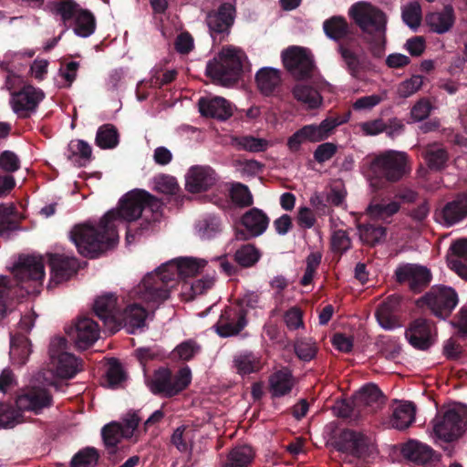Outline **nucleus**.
<instances>
[{"instance_id":"1","label":"nucleus","mask_w":467,"mask_h":467,"mask_svg":"<svg viewBox=\"0 0 467 467\" xmlns=\"http://www.w3.org/2000/svg\"><path fill=\"white\" fill-rule=\"evenodd\" d=\"M144 196H148V192L144 190L128 192L119 201V208L109 211L103 216L98 228L88 223L75 226L70 232V239L78 253L84 256L95 257L115 244L119 240V225L141 216Z\"/></svg>"},{"instance_id":"2","label":"nucleus","mask_w":467,"mask_h":467,"mask_svg":"<svg viewBox=\"0 0 467 467\" xmlns=\"http://www.w3.org/2000/svg\"><path fill=\"white\" fill-rule=\"evenodd\" d=\"M81 369L80 361L67 351V340L54 338L49 347V363L46 372H40L36 381L46 386H55L56 379H71Z\"/></svg>"},{"instance_id":"3","label":"nucleus","mask_w":467,"mask_h":467,"mask_svg":"<svg viewBox=\"0 0 467 467\" xmlns=\"http://www.w3.org/2000/svg\"><path fill=\"white\" fill-rule=\"evenodd\" d=\"M430 437L435 443L458 441L467 428V406L456 403L441 409L431 422Z\"/></svg>"},{"instance_id":"4","label":"nucleus","mask_w":467,"mask_h":467,"mask_svg":"<svg viewBox=\"0 0 467 467\" xmlns=\"http://www.w3.org/2000/svg\"><path fill=\"white\" fill-rule=\"evenodd\" d=\"M172 275L164 272L161 265L142 278L133 288L131 296L144 303L149 309H156L170 296V290L174 285Z\"/></svg>"},{"instance_id":"5","label":"nucleus","mask_w":467,"mask_h":467,"mask_svg":"<svg viewBox=\"0 0 467 467\" xmlns=\"http://www.w3.org/2000/svg\"><path fill=\"white\" fill-rule=\"evenodd\" d=\"M245 60L244 52L235 47H223L213 60L206 66V72L213 80L228 86L235 82L243 70Z\"/></svg>"},{"instance_id":"6","label":"nucleus","mask_w":467,"mask_h":467,"mask_svg":"<svg viewBox=\"0 0 467 467\" xmlns=\"http://www.w3.org/2000/svg\"><path fill=\"white\" fill-rule=\"evenodd\" d=\"M371 173L389 182L400 181L410 172V161L406 152L388 150L375 155L369 163Z\"/></svg>"},{"instance_id":"7","label":"nucleus","mask_w":467,"mask_h":467,"mask_svg":"<svg viewBox=\"0 0 467 467\" xmlns=\"http://www.w3.org/2000/svg\"><path fill=\"white\" fill-rule=\"evenodd\" d=\"M348 15L363 33L371 36L379 43L385 42L388 18L380 8L360 1L351 5Z\"/></svg>"},{"instance_id":"8","label":"nucleus","mask_w":467,"mask_h":467,"mask_svg":"<svg viewBox=\"0 0 467 467\" xmlns=\"http://www.w3.org/2000/svg\"><path fill=\"white\" fill-rule=\"evenodd\" d=\"M192 381L189 367H183L173 374L169 368H161L147 379V386L153 394L171 398L185 389Z\"/></svg>"},{"instance_id":"9","label":"nucleus","mask_w":467,"mask_h":467,"mask_svg":"<svg viewBox=\"0 0 467 467\" xmlns=\"http://www.w3.org/2000/svg\"><path fill=\"white\" fill-rule=\"evenodd\" d=\"M55 10L64 26L67 28L72 27L77 36L88 37L94 33L96 23L93 15L73 1L57 3Z\"/></svg>"},{"instance_id":"10","label":"nucleus","mask_w":467,"mask_h":467,"mask_svg":"<svg viewBox=\"0 0 467 467\" xmlns=\"http://www.w3.org/2000/svg\"><path fill=\"white\" fill-rule=\"evenodd\" d=\"M12 272L16 285L26 294L34 293L45 276L42 258L37 256L20 257Z\"/></svg>"},{"instance_id":"11","label":"nucleus","mask_w":467,"mask_h":467,"mask_svg":"<svg viewBox=\"0 0 467 467\" xmlns=\"http://www.w3.org/2000/svg\"><path fill=\"white\" fill-rule=\"evenodd\" d=\"M418 303L426 305L437 317L445 319L458 304L456 292L447 286H434Z\"/></svg>"},{"instance_id":"12","label":"nucleus","mask_w":467,"mask_h":467,"mask_svg":"<svg viewBox=\"0 0 467 467\" xmlns=\"http://www.w3.org/2000/svg\"><path fill=\"white\" fill-rule=\"evenodd\" d=\"M45 99L42 89L31 85L23 87L19 91L13 92L10 106L19 118H28L36 111L39 103Z\"/></svg>"},{"instance_id":"13","label":"nucleus","mask_w":467,"mask_h":467,"mask_svg":"<svg viewBox=\"0 0 467 467\" xmlns=\"http://www.w3.org/2000/svg\"><path fill=\"white\" fill-rule=\"evenodd\" d=\"M286 69L296 78L310 77L314 69V61L310 52L299 47H292L282 53Z\"/></svg>"},{"instance_id":"14","label":"nucleus","mask_w":467,"mask_h":467,"mask_svg":"<svg viewBox=\"0 0 467 467\" xmlns=\"http://www.w3.org/2000/svg\"><path fill=\"white\" fill-rule=\"evenodd\" d=\"M218 181V175L210 166H192L185 175V189L192 193L210 190Z\"/></svg>"},{"instance_id":"15","label":"nucleus","mask_w":467,"mask_h":467,"mask_svg":"<svg viewBox=\"0 0 467 467\" xmlns=\"http://www.w3.org/2000/svg\"><path fill=\"white\" fill-rule=\"evenodd\" d=\"M52 398L45 388L33 385L22 391L16 400V407L21 411L39 413L51 405Z\"/></svg>"},{"instance_id":"16","label":"nucleus","mask_w":467,"mask_h":467,"mask_svg":"<svg viewBox=\"0 0 467 467\" xmlns=\"http://www.w3.org/2000/svg\"><path fill=\"white\" fill-rule=\"evenodd\" d=\"M69 338L76 347L85 349L94 344L99 337L98 324L89 317H81L67 330Z\"/></svg>"},{"instance_id":"17","label":"nucleus","mask_w":467,"mask_h":467,"mask_svg":"<svg viewBox=\"0 0 467 467\" xmlns=\"http://www.w3.org/2000/svg\"><path fill=\"white\" fill-rule=\"evenodd\" d=\"M395 275L399 283L407 284L414 292L420 291L431 281L429 269L414 264L400 265L395 271Z\"/></svg>"},{"instance_id":"18","label":"nucleus","mask_w":467,"mask_h":467,"mask_svg":"<svg viewBox=\"0 0 467 467\" xmlns=\"http://www.w3.org/2000/svg\"><path fill=\"white\" fill-rule=\"evenodd\" d=\"M246 325L245 313L239 306L227 307L215 325L216 332L223 337L238 334Z\"/></svg>"},{"instance_id":"19","label":"nucleus","mask_w":467,"mask_h":467,"mask_svg":"<svg viewBox=\"0 0 467 467\" xmlns=\"http://www.w3.org/2000/svg\"><path fill=\"white\" fill-rule=\"evenodd\" d=\"M206 265V261L193 257L171 260L161 265V269L168 275L173 274L171 282L175 284L178 277H190L200 273Z\"/></svg>"},{"instance_id":"20","label":"nucleus","mask_w":467,"mask_h":467,"mask_svg":"<svg viewBox=\"0 0 467 467\" xmlns=\"http://www.w3.org/2000/svg\"><path fill=\"white\" fill-rule=\"evenodd\" d=\"M401 451L406 459L423 467H432L440 461V455L431 446L416 440L404 444Z\"/></svg>"},{"instance_id":"21","label":"nucleus","mask_w":467,"mask_h":467,"mask_svg":"<svg viewBox=\"0 0 467 467\" xmlns=\"http://www.w3.org/2000/svg\"><path fill=\"white\" fill-rule=\"evenodd\" d=\"M352 403L358 413H371L384 403V397L375 384H368L356 392Z\"/></svg>"},{"instance_id":"22","label":"nucleus","mask_w":467,"mask_h":467,"mask_svg":"<svg viewBox=\"0 0 467 467\" xmlns=\"http://www.w3.org/2000/svg\"><path fill=\"white\" fill-rule=\"evenodd\" d=\"M49 264L51 267L49 286L57 285L68 280L78 268V263L76 258L63 254H51Z\"/></svg>"},{"instance_id":"23","label":"nucleus","mask_w":467,"mask_h":467,"mask_svg":"<svg viewBox=\"0 0 467 467\" xmlns=\"http://www.w3.org/2000/svg\"><path fill=\"white\" fill-rule=\"evenodd\" d=\"M235 9L230 3L222 4L217 10L207 14L206 24L212 36L228 33L234 23Z\"/></svg>"},{"instance_id":"24","label":"nucleus","mask_w":467,"mask_h":467,"mask_svg":"<svg viewBox=\"0 0 467 467\" xmlns=\"http://www.w3.org/2000/svg\"><path fill=\"white\" fill-rule=\"evenodd\" d=\"M202 116L225 120L233 115V106L223 97H204L198 102Z\"/></svg>"},{"instance_id":"25","label":"nucleus","mask_w":467,"mask_h":467,"mask_svg":"<svg viewBox=\"0 0 467 467\" xmlns=\"http://www.w3.org/2000/svg\"><path fill=\"white\" fill-rule=\"evenodd\" d=\"M467 215V194L460 195L435 213L437 222L449 227Z\"/></svg>"},{"instance_id":"26","label":"nucleus","mask_w":467,"mask_h":467,"mask_svg":"<svg viewBox=\"0 0 467 467\" xmlns=\"http://www.w3.org/2000/svg\"><path fill=\"white\" fill-rule=\"evenodd\" d=\"M433 326L424 318L413 321L406 330L405 336L409 342L419 349H426L431 344Z\"/></svg>"},{"instance_id":"27","label":"nucleus","mask_w":467,"mask_h":467,"mask_svg":"<svg viewBox=\"0 0 467 467\" xmlns=\"http://www.w3.org/2000/svg\"><path fill=\"white\" fill-rule=\"evenodd\" d=\"M336 446L339 451L359 457L366 451L368 440L360 432L346 430L341 432Z\"/></svg>"},{"instance_id":"28","label":"nucleus","mask_w":467,"mask_h":467,"mask_svg":"<svg viewBox=\"0 0 467 467\" xmlns=\"http://www.w3.org/2000/svg\"><path fill=\"white\" fill-rule=\"evenodd\" d=\"M348 117L339 118H327L319 124H310L302 127L307 141L319 142L327 140L333 132V130L339 125L346 123Z\"/></svg>"},{"instance_id":"29","label":"nucleus","mask_w":467,"mask_h":467,"mask_svg":"<svg viewBox=\"0 0 467 467\" xmlns=\"http://www.w3.org/2000/svg\"><path fill=\"white\" fill-rule=\"evenodd\" d=\"M150 310L148 307L145 309L140 304L135 303L126 307L119 319L130 334H135L145 327L148 312Z\"/></svg>"},{"instance_id":"30","label":"nucleus","mask_w":467,"mask_h":467,"mask_svg":"<svg viewBox=\"0 0 467 467\" xmlns=\"http://www.w3.org/2000/svg\"><path fill=\"white\" fill-rule=\"evenodd\" d=\"M400 305V297L397 296H390L386 301L382 302L377 311L376 317L379 326L386 330H392L399 327L400 325L395 315Z\"/></svg>"},{"instance_id":"31","label":"nucleus","mask_w":467,"mask_h":467,"mask_svg":"<svg viewBox=\"0 0 467 467\" xmlns=\"http://www.w3.org/2000/svg\"><path fill=\"white\" fill-rule=\"evenodd\" d=\"M451 250L452 254L448 258L450 268L467 280V239L455 241Z\"/></svg>"},{"instance_id":"32","label":"nucleus","mask_w":467,"mask_h":467,"mask_svg":"<svg viewBox=\"0 0 467 467\" xmlns=\"http://www.w3.org/2000/svg\"><path fill=\"white\" fill-rule=\"evenodd\" d=\"M455 21L454 11L451 5H447L441 12H433L426 16L427 25L431 30L437 34L448 32Z\"/></svg>"},{"instance_id":"33","label":"nucleus","mask_w":467,"mask_h":467,"mask_svg":"<svg viewBox=\"0 0 467 467\" xmlns=\"http://www.w3.org/2000/svg\"><path fill=\"white\" fill-rule=\"evenodd\" d=\"M422 157L431 170L441 171L447 167L449 153L440 143L428 144L423 148Z\"/></svg>"},{"instance_id":"34","label":"nucleus","mask_w":467,"mask_h":467,"mask_svg":"<svg viewBox=\"0 0 467 467\" xmlns=\"http://www.w3.org/2000/svg\"><path fill=\"white\" fill-rule=\"evenodd\" d=\"M296 380L288 368L275 372L269 379L270 392L273 397L285 396L292 390Z\"/></svg>"},{"instance_id":"35","label":"nucleus","mask_w":467,"mask_h":467,"mask_svg":"<svg viewBox=\"0 0 467 467\" xmlns=\"http://www.w3.org/2000/svg\"><path fill=\"white\" fill-rule=\"evenodd\" d=\"M242 223L249 232V235L255 237L266 230L269 219L263 211L253 208L244 214Z\"/></svg>"},{"instance_id":"36","label":"nucleus","mask_w":467,"mask_h":467,"mask_svg":"<svg viewBox=\"0 0 467 467\" xmlns=\"http://www.w3.org/2000/svg\"><path fill=\"white\" fill-rule=\"evenodd\" d=\"M415 407L411 402L398 403L392 411L390 426L397 430L407 429L415 420Z\"/></svg>"},{"instance_id":"37","label":"nucleus","mask_w":467,"mask_h":467,"mask_svg":"<svg viewBox=\"0 0 467 467\" xmlns=\"http://www.w3.org/2000/svg\"><path fill=\"white\" fill-rule=\"evenodd\" d=\"M94 311L96 315L105 322L117 320V298L111 294H105L99 297L94 302Z\"/></svg>"},{"instance_id":"38","label":"nucleus","mask_w":467,"mask_h":467,"mask_svg":"<svg viewBox=\"0 0 467 467\" xmlns=\"http://www.w3.org/2000/svg\"><path fill=\"white\" fill-rule=\"evenodd\" d=\"M234 368L241 376L258 372L263 368L260 358L252 352H242L234 356Z\"/></svg>"},{"instance_id":"39","label":"nucleus","mask_w":467,"mask_h":467,"mask_svg":"<svg viewBox=\"0 0 467 467\" xmlns=\"http://www.w3.org/2000/svg\"><path fill=\"white\" fill-rule=\"evenodd\" d=\"M220 232L221 222L218 217L212 214L200 217L194 225V233L202 240L213 238Z\"/></svg>"},{"instance_id":"40","label":"nucleus","mask_w":467,"mask_h":467,"mask_svg":"<svg viewBox=\"0 0 467 467\" xmlns=\"http://www.w3.org/2000/svg\"><path fill=\"white\" fill-rule=\"evenodd\" d=\"M254 457V451L250 446H238L229 452L226 461L222 463L221 467H249Z\"/></svg>"},{"instance_id":"41","label":"nucleus","mask_w":467,"mask_h":467,"mask_svg":"<svg viewBox=\"0 0 467 467\" xmlns=\"http://www.w3.org/2000/svg\"><path fill=\"white\" fill-rule=\"evenodd\" d=\"M400 209V203L392 200L389 202L382 201L380 202L372 201L366 209V213L371 219H387L396 214Z\"/></svg>"},{"instance_id":"42","label":"nucleus","mask_w":467,"mask_h":467,"mask_svg":"<svg viewBox=\"0 0 467 467\" xmlns=\"http://www.w3.org/2000/svg\"><path fill=\"white\" fill-rule=\"evenodd\" d=\"M256 81L260 90L268 95L280 85V71L274 67L262 68L256 74Z\"/></svg>"},{"instance_id":"43","label":"nucleus","mask_w":467,"mask_h":467,"mask_svg":"<svg viewBox=\"0 0 467 467\" xmlns=\"http://www.w3.org/2000/svg\"><path fill=\"white\" fill-rule=\"evenodd\" d=\"M196 436L195 430L191 426L178 427L172 433L171 441L181 452H190Z\"/></svg>"},{"instance_id":"44","label":"nucleus","mask_w":467,"mask_h":467,"mask_svg":"<svg viewBox=\"0 0 467 467\" xmlns=\"http://www.w3.org/2000/svg\"><path fill=\"white\" fill-rule=\"evenodd\" d=\"M292 93L294 98L306 106L308 109H315L321 105L322 98L318 91L305 84H296Z\"/></svg>"},{"instance_id":"45","label":"nucleus","mask_w":467,"mask_h":467,"mask_svg":"<svg viewBox=\"0 0 467 467\" xmlns=\"http://www.w3.org/2000/svg\"><path fill=\"white\" fill-rule=\"evenodd\" d=\"M323 29L327 37L338 41L348 35V25L345 18L333 16L324 22Z\"/></svg>"},{"instance_id":"46","label":"nucleus","mask_w":467,"mask_h":467,"mask_svg":"<svg viewBox=\"0 0 467 467\" xmlns=\"http://www.w3.org/2000/svg\"><path fill=\"white\" fill-rule=\"evenodd\" d=\"M233 145L237 150H247L251 152H262L271 145L265 139L255 138L253 136H242L233 139Z\"/></svg>"},{"instance_id":"47","label":"nucleus","mask_w":467,"mask_h":467,"mask_svg":"<svg viewBox=\"0 0 467 467\" xmlns=\"http://www.w3.org/2000/svg\"><path fill=\"white\" fill-rule=\"evenodd\" d=\"M10 357L17 364H24L27 359L31 348L28 339L24 336L11 337Z\"/></svg>"},{"instance_id":"48","label":"nucleus","mask_w":467,"mask_h":467,"mask_svg":"<svg viewBox=\"0 0 467 467\" xmlns=\"http://www.w3.org/2000/svg\"><path fill=\"white\" fill-rule=\"evenodd\" d=\"M119 143V134L111 124H105L99 128L96 135V144L101 149H113Z\"/></svg>"},{"instance_id":"49","label":"nucleus","mask_w":467,"mask_h":467,"mask_svg":"<svg viewBox=\"0 0 467 467\" xmlns=\"http://www.w3.org/2000/svg\"><path fill=\"white\" fill-rule=\"evenodd\" d=\"M360 240L369 245H374L386 237V228L372 224H359L358 226Z\"/></svg>"},{"instance_id":"50","label":"nucleus","mask_w":467,"mask_h":467,"mask_svg":"<svg viewBox=\"0 0 467 467\" xmlns=\"http://www.w3.org/2000/svg\"><path fill=\"white\" fill-rule=\"evenodd\" d=\"M261 257V254L253 244L242 245L234 254L235 261L244 267H251L255 265Z\"/></svg>"},{"instance_id":"51","label":"nucleus","mask_w":467,"mask_h":467,"mask_svg":"<svg viewBox=\"0 0 467 467\" xmlns=\"http://www.w3.org/2000/svg\"><path fill=\"white\" fill-rule=\"evenodd\" d=\"M22 421L21 410L10 405L0 403V428H13Z\"/></svg>"},{"instance_id":"52","label":"nucleus","mask_w":467,"mask_h":467,"mask_svg":"<svg viewBox=\"0 0 467 467\" xmlns=\"http://www.w3.org/2000/svg\"><path fill=\"white\" fill-rule=\"evenodd\" d=\"M153 189L163 194H175L179 190L177 180L171 175L159 174L153 179Z\"/></svg>"},{"instance_id":"53","label":"nucleus","mask_w":467,"mask_h":467,"mask_svg":"<svg viewBox=\"0 0 467 467\" xmlns=\"http://www.w3.org/2000/svg\"><path fill=\"white\" fill-rule=\"evenodd\" d=\"M404 23L412 29L419 27L421 21V8L418 2H410L402 9Z\"/></svg>"},{"instance_id":"54","label":"nucleus","mask_w":467,"mask_h":467,"mask_svg":"<svg viewBox=\"0 0 467 467\" xmlns=\"http://www.w3.org/2000/svg\"><path fill=\"white\" fill-rule=\"evenodd\" d=\"M423 85V78L415 75L411 78L403 80L397 87V94L400 98L406 99L413 94H415L418 90L421 88Z\"/></svg>"},{"instance_id":"55","label":"nucleus","mask_w":467,"mask_h":467,"mask_svg":"<svg viewBox=\"0 0 467 467\" xmlns=\"http://www.w3.org/2000/svg\"><path fill=\"white\" fill-rule=\"evenodd\" d=\"M102 437L105 445L108 448L114 449L120 441L121 438H124V433L121 431V424L118 422H111L106 425L102 429Z\"/></svg>"},{"instance_id":"56","label":"nucleus","mask_w":467,"mask_h":467,"mask_svg":"<svg viewBox=\"0 0 467 467\" xmlns=\"http://www.w3.org/2000/svg\"><path fill=\"white\" fill-rule=\"evenodd\" d=\"M201 347L196 341L188 339L178 345L172 351L173 357L180 360H190L197 353H199Z\"/></svg>"},{"instance_id":"57","label":"nucleus","mask_w":467,"mask_h":467,"mask_svg":"<svg viewBox=\"0 0 467 467\" xmlns=\"http://www.w3.org/2000/svg\"><path fill=\"white\" fill-rule=\"evenodd\" d=\"M99 459L97 451L93 448H86L78 451L71 460L73 467H93Z\"/></svg>"},{"instance_id":"58","label":"nucleus","mask_w":467,"mask_h":467,"mask_svg":"<svg viewBox=\"0 0 467 467\" xmlns=\"http://www.w3.org/2000/svg\"><path fill=\"white\" fill-rule=\"evenodd\" d=\"M432 109L433 105L429 99L422 98L412 106L410 109V117L414 122H420L426 119Z\"/></svg>"},{"instance_id":"59","label":"nucleus","mask_w":467,"mask_h":467,"mask_svg":"<svg viewBox=\"0 0 467 467\" xmlns=\"http://www.w3.org/2000/svg\"><path fill=\"white\" fill-rule=\"evenodd\" d=\"M231 198L234 202L240 206H249L253 203V196L248 187L242 183L233 184Z\"/></svg>"},{"instance_id":"60","label":"nucleus","mask_w":467,"mask_h":467,"mask_svg":"<svg viewBox=\"0 0 467 467\" xmlns=\"http://www.w3.org/2000/svg\"><path fill=\"white\" fill-rule=\"evenodd\" d=\"M339 53L344 60L348 71L356 77L361 68V60L358 54L342 46L338 48Z\"/></svg>"},{"instance_id":"61","label":"nucleus","mask_w":467,"mask_h":467,"mask_svg":"<svg viewBox=\"0 0 467 467\" xmlns=\"http://www.w3.org/2000/svg\"><path fill=\"white\" fill-rule=\"evenodd\" d=\"M322 255L319 252L311 253L306 257V267L305 274L300 281L302 285H308L311 284L317 268L320 265Z\"/></svg>"},{"instance_id":"62","label":"nucleus","mask_w":467,"mask_h":467,"mask_svg":"<svg viewBox=\"0 0 467 467\" xmlns=\"http://www.w3.org/2000/svg\"><path fill=\"white\" fill-rule=\"evenodd\" d=\"M295 351L300 359L308 361L316 356L317 348L311 339H299L296 342Z\"/></svg>"},{"instance_id":"63","label":"nucleus","mask_w":467,"mask_h":467,"mask_svg":"<svg viewBox=\"0 0 467 467\" xmlns=\"http://www.w3.org/2000/svg\"><path fill=\"white\" fill-rule=\"evenodd\" d=\"M106 378L108 387L112 389L119 387V384L125 379L123 369L116 360H113L109 363Z\"/></svg>"},{"instance_id":"64","label":"nucleus","mask_w":467,"mask_h":467,"mask_svg":"<svg viewBox=\"0 0 467 467\" xmlns=\"http://www.w3.org/2000/svg\"><path fill=\"white\" fill-rule=\"evenodd\" d=\"M350 246L351 241L345 231L338 230L333 233L331 237V247L335 253L342 254L347 252Z\"/></svg>"}]
</instances>
